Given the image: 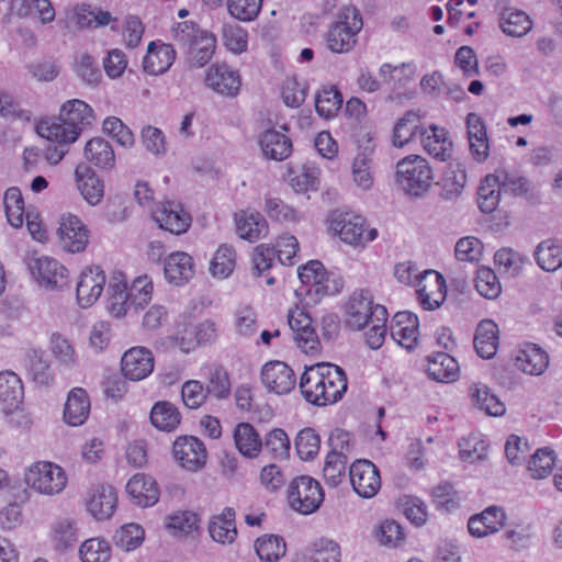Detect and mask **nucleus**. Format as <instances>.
<instances>
[{"label": "nucleus", "instance_id": "1", "mask_svg": "<svg viewBox=\"0 0 562 562\" xmlns=\"http://www.w3.org/2000/svg\"><path fill=\"white\" fill-rule=\"evenodd\" d=\"M299 387L306 402L316 406L337 403L348 387L346 373L331 363H317L305 368Z\"/></svg>", "mask_w": 562, "mask_h": 562}, {"label": "nucleus", "instance_id": "2", "mask_svg": "<svg viewBox=\"0 0 562 562\" xmlns=\"http://www.w3.org/2000/svg\"><path fill=\"white\" fill-rule=\"evenodd\" d=\"M93 111L85 101L74 99L65 102L57 119L40 122L37 133L59 145L74 143L80 133L93 122Z\"/></svg>", "mask_w": 562, "mask_h": 562}, {"label": "nucleus", "instance_id": "3", "mask_svg": "<svg viewBox=\"0 0 562 562\" xmlns=\"http://www.w3.org/2000/svg\"><path fill=\"white\" fill-rule=\"evenodd\" d=\"M362 26L363 21L359 10L355 7L344 8L339 12L337 21L326 32L327 48L335 54L350 52L357 43V35Z\"/></svg>", "mask_w": 562, "mask_h": 562}, {"label": "nucleus", "instance_id": "4", "mask_svg": "<svg viewBox=\"0 0 562 562\" xmlns=\"http://www.w3.org/2000/svg\"><path fill=\"white\" fill-rule=\"evenodd\" d=\"M432 169L418 155H409L396 164L395 181L409 195L419 196L431 186Z\"/></svg>", "mask_w": 562, "mask_h": 562}, {"label": "nucleus", "instance_id": "5", "mask_svg": "<svg viewBox=\"0 0 562 562\" xmlns=\"http://www.w3.org/2000/svg\"><path fill=\"white\" fill-rule=\"evenodd\" d=\"M288 501L293 510L310 515L321 507L324 501V491L318 481L308 475H301L291 481L288 488Z\"/></svg>", "mask_w": 562, "mask_h": 562}, {"label": "nucleus", "instance_id": "6", "mask_svg": "<svg viewBox=\"0 0 562 562\" xmlns=\"http://www.w3.org/2000/svg\"><path fill=\"white\" fill-rule=\"evenodd\" d=\"M301 282L307 288V294L318 297L338 293L342 285V279L325 270L318 260H311L299 270Z\"/></svg>", "mask_w": 562, "mask_h": 562}, {"label": "nucleus", "instance_id": "7", "mask_svg": "<svg viewBox=\"0 0 562 562\" xmlns=\"http://www.w3.org/2000/svg\"><path fill=\"white\" fill-rule=\"evenodd\" d=\"M26 484L44 495L59 494L67 484L64 470L52 462H38L25 473Z\"/></svg>", "mask_w": 562, "mask_h": 562}, {"label": "nucleus", "instance_id": "8", "mask_svg": "<svg viewBox=\"0 0 562 562\" xmlns=\"http://www.w3.org/2000/svg\"><path fill=\"white\" fill-rule=\"evenodd\" d=\"M333 450L327 454L323 476L326 484L336 487L342 481L348 462L346 452L349 451L350 434L340 429L335 430L330 436Z\"/></svg>", "mask_w": 562, "mask_h": 562}, {"label": "nucleus", "instance_id": "9", "mask_svg": "<svg viewBox=\"0 0 562 562\" xmlns=\"http://www.w3.org/2000/svg\"><path fill=\"white\" fill-rule=\"evenodd\" d=\"M364 226L366 220L359 215L334 214L330 221V229L351 246H364L378 237L376 228L366 233Z\"/></svg>", "mask_w": 562, "mask_h": 562}, {"label": "nucleus", "instance_id": "10", "mask_svg": "<svg viewBox=\"0 0 562 562\" xmlns=\"http://www.w3.org/2000/svg\"><path fill=\"white\" fill-rule=\"evenodd\" d=\"M59 246L67 252H82L89 243V231L85 223L74 214H64L57 229Z\"/></svg>", "mask_w": 562, "mask_h": 562}, {"label": "nucleus", "instance_id": "11", "mask_svg": "<svg viewBox=\"0 0 562 562\" xmlns=\"http://www.w3.org/2000/svg\"><path fill=\"white\" fill-rule=\"evenodd\" d=\"M27 268L33 279L41 285L60 289L67 283L68 270L54 258L32 257L27 260Z\"/></svg>", "mask_w": 562, "mask_h": 562}, {"label": "nucleus", "instance_id": "12", "mask_svg": "<svg viewBox=\"0 0 562 562\" xmlns=\"http://www.w3.org/2000/svg\"><path fill=\"white\" fill-rule=\"evenodd\" d=\"M260 375L265 387L277 395L289 394L297 383L294 370L288 363L279 360L263 364Z\"/></svg>", "mask_w": 562, "mask_h": 562}, {"label": "nucleus", "instance_id": "13", "mask_svg": "<svg viewBox=\"0 0 562 562\" xmlns=\"http://www.w3.org/2000/svg\"><path fill=\"white\" fill-rule=\"evenodd\" d=\"M353 491L362 498L373 497L381 488L378 468L369 460H357L349 470Z\"/></svg>", "mask_w": 562, "mask_h": 562}, {"label": "nucleus", "instance_id": "14", "mask_svg": "<svg viewBox=\"0 0 562 562\" xmlns=\"http://www.w3.org/2000/svg\"><path fill=\"white\" fill-rule=\"evenodd\" d=\"M288 323L299 348L306 353L318 350L319 341L317 334L312 325L311 316L304 310L299 306L290 310Z\"/></svg>", "mask_w": 562, "mask_h": 562}, {"label": "nucleus", "instance_id": "15", "mask_svg": "<svg viewBox=\"0 0 562 562\" xmlns=\"http://www.w3.org/2000/svg\"><path fill=\"white\" fill-rule=\"evenodd\" d=\"M173 456L182 468L196 471L206 463L207 452L204 443L193 436H182L173 442Z\"/></svg>", "mask_w": 562, "mask_h": 562}, {"label": "nucleus", "instance_id": "16", "mask_svg": "<svg viewBox=\"0 0 562 562\" xmlns=\"http://www.w3.org/2000/svg\"><path fill=\"white\" fill-rule=\"evenodd\" d=\"M417 294L419 303L425 310L438 308L447 295L443 277L435 270L424 271L418 281Z\"/></svg>", "mask_w": 562, "mask_h": 562}, {"label": "nucleus", "instance_id": "17", "mask_svg": "<svg viewBox=\"0 0 562 562\" xmlns=\"http://www.w3.org/2000/svg\"><path fill=\"white\" fill-rule=\"evenodd\" d=\"M153 218L160 228L175 235L186 233L191 225V215L186 212L181 204L167 201L161 203L154 212Z\"/></svg>", "mask_w": 562, "mask_h": 562}, {"label": "nucleus", "instance_id": "18", "mask_svg": "<svg viewBox=\"0 0 562 562\" xmlns=\"http://www.w3.org/2000/svg\"><path fill=\"white\" fill-rule=\"evenodd\" d=\"M105 282L104 271L99 267L85 269L80 273L76 289L78 304L82 308L92 306L101 296Z\"/></svg>", "mask_w": 562, "mask_h": 562}, {"label": "nucleus", "instance_id": "19", "mask_svg": "<svg viewBox=\"0 0 562 562\" xmlns=\"http://www.w3.org/2000/svg\"><path fill=\"white\" fill-rule=\"evenodd\" d=\"M124 376L131 381H140L154 370L153 352L145 347H133L124 352L121 359Z\"/></svg>", "mask_w": 562, "mask_h": 562}, {"label": "nucleus", "instance_id": "20", "mask_svg": "<svg viewBox=\"0 0 562 562\" xmlns=\"http://www.w3.org/2000/svg\"><path fill=\"white\" fill-rule=\"evenodd\" d=\"M367 291L352 293L346 308V324L351 329L361 330L373 321L375 306Z\"/></svg>", "mask_w": 562, "mask_h": 562}, {"label": "nucleus", "instance_id": "21", "mask_svg": "<svg viewBox=\"0 0 562 562\" xmlns=\"http://www.w3.org/2000/svg\"><path fill=\"white\" fill-rule=\"evenodd\" d=\"M205 85L218 94L235 97L239 92L241 79L238 71L227 65H212L206 70Z\"/></svg>", "mask_w": 562, "mask_h": 562}, {"label": "nucleus", "instance_id": "22", "mask_svg": "<svg viewBox=\"0 0 562 562\" xmlns=\"http://www.w3.org/2000/svg\"><path fill=\"white\" fill-rule=\"evenodd\" d=\"M418 324L417 315L412 312H397L391 322V337L400 346L411 350L417 344Z\"/></svg>", "mask_w": 562, "mask_h": 562}, {"label": "nucleus", "instance_id": "23", "mask_svg": "<svg viewBox=\"0 0 562 562\" xmlns=\"http://www.w3.org/2000/svg\"><path fill=\"white\" fill-rule=\"evenodd\" d=\"M515 366L530 375H541L549 366L548 353L535 344H526L517 351Z\"/></svg>", "mask_w": 562, "mask_h": 562}, {"label": "nucleus", "instance_id": "24", "mask_svg": "<svg viewBox=\"0 0 562 562\" xmlns=\"http://www.w3.org/2000/svg\"><path fill=\"white\" fill-rule=\"evenodd\" d=\"M24 397L22 381L18 374L11 371L0 373V408L7 413H13L19 408Z\"/></svg>", "mask_w": 562, "mask_h": 562}, {"label": "nucleus", "instance_id": "25", "mask_svg": "<svg viewBox=\"0 0 562 562\" xmlns=\"http://www.w3.org/2000/svg\"><path fill=\"white\" fill-rule=\"evenodd\" d=\"M75 179L81 195L90 205H98L102 201L103 182L89 166L78 165L75 169Z\"/></svg>", "mask_w": 562, "mask_h": 562}, {"label": "nucleus", "instance_id": "26", "mask_svg": "<svg viewBox=\"0 0 562 562\" xmlns=\"http://www.w3.org/2000/svg\"><path fill=\"white\" fill-rule=\"evenodd\" d=\"M443 127L436 125L420 130V143L424 149L434 158L445 161L450 157L452 143Z\"/></svg>", "mask_w": 562, "mask_h": 562}, {"label": "nucleus", "instance_id": "27", "mask_svg": "<svg viewBox=\"0 0 562 562\" xmlns=\"http://www.w3.org/2000/svg\"><path fill=\"white\" fill-rule=\"evenodd\" d=\"M117 503V495L113 486L99 485L92 491L88 499L87 507L89 513L98 520L109 519Z\"/></svg>", "mask_w": 562, "mask_h": 562}, {"label": "nucleus", "instance_id": "28", "mask_svg": "<svg viewBox=\"0 0 562 562\" xmlns=\"http://www.w3.org/2000/svg\"><path fill=\"white\" fill-rule=\"evenodd\" d=\"M175 59L176 52L172 45L150 42L144 57L143 67L149 75H161L172 66Z\"/></svg>", "mask_w": 562, "mask_h": 562}, {"label": "nucleus", "instance_id": "29", "mask_svg": "<svg viewBox=\"0 0 562 562\" xmlns=\"http://www.w3.org/2000/svg\"><path fill=\"white\" fill-rule=\"evenodd\" d=\"M168 282L182 285L194 276L192 257L183 251H176L168 256L164 267Z\"/></svg>", "mask_w": 562, "mask_h": 562}, {"label": "nucleus", "instance_id": "30", "mask_svg": "<svg viewBox=\"0 0 562 562\" xmlns=\"http://www.w3.org/2000/svg\"><path fill=\"white\" fill-rule=\"evenodd\" d=\"M126 492L142 507L153 506L159 499V490L156 482L143 473L135 474L130 479L126 484Z\"/></svg>", "mask_w": 562, "mask_h": 562}, {"label": "nucleus", "instance_id": "31", "mask_svg": "<svg viewBox=\"0 0 562 562\" xmlns=\"http://www.w3.org/2000/svg\"><path fill=\"white\" fill-rule=\"evenodd\" d=\"M233 437L236 449L247 459L257 458L263 448L260 435L249 423L237 424Z\"/></svg>", "mask_w": 562, "mask_h": 562}, {"label": "nucleus", "instance_id": "32", "mask_svg": "<svg viewBox=\"0 0 562 562\" xmlns=\"http://www.w3.org/2000/svg\"><path fill=\"white\" fill-rule=\"evenodd\" d=\"M498 176L502 178L501 184L505 194H510L515 198H524L533 204L540 201L539 191L528 178L507 171H499Z\"/></svg>", "mask_w": 562, "mask_h": 562}, {"label": "nucleus", "instance_id": "33", "mask_svg": "<svg viewBox=\"0 0 562 562\" xmlns=\"http://www.w3.org/2000/svg\"><path fill=\"white\" fill-rule=\"evenodd\" d=\"M236 229L240 238L254 243L268 234L265 217L258 212L241 211L235 214Z\"/></svg>", "mask_w": 562, "mask_h": 562}, {"label": "nucleus", "instance_id": "34", "mask_svg": "<svg viewBox=\"0 0 562 562\" xmlns=\"http://www.w3.org/2000/svg\"><path fill=\"white\" fill-rule=\"evenodd\" d=\"M89 413L90 400L87 392L81 387L72 389L65 404V422L71 426H80L86 422Z\"/></svg>", "mask_w": 562, "mask_h": 562}, {"label": "nucleus", "instance_id": "35", "mask_svg": "<svg viewBox=\"0 0 562 562\" xmlns=\"http://www.w3.org/2000/svg\"><path fill=\"white\" fill-rule=\"evenodd\" d=\"M259 145L265 157L277 161L286 159L292 153L291 139L276 130L263 132L260 135Z\"/></svg>", "mask_w": 562, "mask_h": 562}, {"label": "nucleus", "instance_id": "36", "mask_svg": "<svg viewBox=\"0 0 562 562\" xmlns=\"http://www.w3.org/2000/svg\"><path fill=\"white\" fill-rule=\"evenodd\" d=\"M209 532L212 539L221 544L233 543L237 537L235 510L225 507L220 515L214 516L209 524Z\"/></svg>", "mask_w": 562, "mask_h": 562}, {"label": "nucleus", "instance_id": "37", "mask_svg": "<svg viewBox=\"0 0 562 562\" xmlns=\"http://www.w3.org/2000/svg\"><path fill=\"white\" fill-rule=\"evenodd\" d=\"M428 375L438 382H453L459 376V364L447 352H436L427 358Z\"/></svg>", "mask_w": 562, "mask_h": 562}, {"label": "nucleus", "instance_id": "38", "mask_svg": "<svg viewBox=\"0 0 562 562\" xmlns=\"http://www.w3.org/2000/svg\"><path fill=\"white\" fill-rule=\"evenodd\" d=\"M108 294V308L113 316L122 317L132 308L127 282L122 273H116L112 277Z\"/></svg>", "mask_w": 562, "mask_h": 562}, {"label": "nucleus", "instance_id": "39", "mask_svg": "<svg viewBox=\"0 0 562 562\" xmlns=\"http://www.w3.org/2000/svg\"><path fill=\"white\" fill-rule=\"evenodd\" d=\"M499 26L507 35L521 37L531 30L532 22L526 12L504 4L501 8Z\"/></svg>", "mask_w": 562, "mask_h": 562}, {"label": "nucleus", "instance_id": "40", "mask_svg": "<svg viewBox=\"0 0 562 562\" xmlns=\"http://www.w3.org/2000/svg\"><path fill=\"white\" fill-rule=\"evenodd\" d=\"M474 347L477 355L484 359L495 356L498 347V328L493 321L484 319L477 325Z\"/></svg>", "mask_w": 562, "mask_h": 562}, {"label": "nucleus", "instance_id": "41", "mask_svg": "<svg viewBox=\"0 0 562 562\" xmlns=\"http://www.w3.org/2000/svg\"><path fill=\"white\" fill-rule=\"evenodd\" d=\"M85 157L100 169L111 170L115 166L114 150L111 144L101 137H94L86 144Z\"/></svg>", "mask_w": 562, "mask_h": 562}, {"label": "nucleus", "instance_id": "42", "mask_svg": "<svg viewBox=\"0 0 562 562\" xmlns=\"http://www.w3.org/2000/svg\"><path fill=\"white\" fill-rule=\"evenodd\" d=\"M372 153L373 148L367 147L356 155L351 164L352 181L358 188L364 191L370 190L374 182Z\"/></svg>", "mask_w": 562, "mask_h": 562}, {"label": "nucleus", "instance_id": "43", "mask_svg": "<svg viewBox=\"0 0 562 562\" xmlns=\"http://www.w3.org/2000/svg\"><path fill=\"white\" fill-rule=\"evenodd\" d=\"M470 396L474 405L491 416H502L505 414V404L497 397L492 390L484 384H473L469 389Z\"/></svg>", "mask_w": 562, "mask_h": 562}, {"label": "nucleus", "instance_id": "44", "mask_svg": "<svg viewBox=\"0 0 562 562\" xmlns=\"http://www.w3.org/2000/svg\"><path fill=\"white\" fill-rule=\"evenodd\" d=\"M502 178L496 175H487L479 187V207L483 213L490 214L496 210L503 188Z\"/></svg>", "mask_w": 562, "mask_h": 562}, {"label": "nucleus", "instance_id": "45", "mask_svg": "<svg viewBox=\"0 0 562 562\" xmlns=\"http://www.w3.org/2000/svg\"><path fill=\"white\" fill-rule=\"evenodd\" d=\"M420 115L416 111H407L401 117L393 128V144L396 147H403L408 144L416 135L420 136Z\"/></svg>", "mask_w": 562, "mask_h": 562}, {"label": "nucleus", "instance_id": "46", "mask_svg": "<svg viewBox=\"0 0 562 562\" xmlns=\"http://www.w3.org/2000/svg\"><path fill=\"white\" fill-rule=\"evenodd\" d=\"M181 420V414L177 406L170 402H157L150 412V422L159 430L172 431Z\"/></svg>", "mask_w": 562, "mask_h": 562}, {"label": "nucleus", "instance_id": "47", "mask_svg": "<svg viewBox=\"0 0 562 562\" xmlns=\"http://www.w3.org/2000/svg\"><path fill=\"white\" fill-rule=\"evenodd\" d=\"M255 550L261 561L277 562L284 557L286 544L280 536L265 535L256 540Z\"/></svg>", "mask_w": 562, "mask_h": 562}, {"label": "nucleus", "instance_id": "48", "mask_svg": "<svg viewBox=\"0 0 562 562\" xmlns=\"http://www.w3.org/2000/svg\"><path fill=\"white\" fill-rule=\"evenodd\" d=\"M535 258L542 270L557 271L562 267V246L553 240H544L537 246Z\"/></svg>", "mask_w": 562, "mask_h": 562}, {"label": "nucleus", "instance_id": "49", "mask_svg": "<svg viewBox=\"0 0 562 562\" xmlns=\"http://www.w3.org/2000/svg\"><path fill=\"white\" fill-rule=\"evenodd\" d=\"M342 105V95L334 87L324 88L315 97V109L319 116L333 119Z\"/></svg>", "mask_w": 562, "mask_h": 562}, {"label": "nucleus", "instance_id": "50", "mask_svg": "<svg viewBox=\"0 0 562 562\" xmlns=\"http://www.w3.org/2000/svg\"><path fill=\"white\" fill-rule=\"evenodd\" d=\"M186 333L190 336H194V340L190 339L187 341L186 337L179 339L178 345L184 352L193 350L198 345L215 340L217 335L216 326L211 321H204L195 327L187 329Z\"/></svg>", "mask_w": 562, "mask_h": 562}, {"label": "nucleus", "instance_id": "51", "mask_svg": "<svg viewBox=\"0 0 562 562\" xmlns=\"http://www.w3.org/2000/svg\"><path fill=\"white\" fill-rule=\"evenodd\" d=\"M3 204L9 224L14 228L22 227L24 223V200L21 191L15 187L9 188L4 193Z\"/></svg>", "mask_w": 562, "mask_h": 562}, {"label": "nucleus", "instance_id": "52", "mask_svg": "<svg viewBox=\"0 0 562 562\" xmlns=\"http://www.w3.org/2000/svg\"><path fill=\"white\" fill-rule=\"evenodd\" d=\"M216 47V38L213 34L202 31L192 45L188 47L193 61L202 67L212 58Z\"/></svg>", "mask_w": 562, "mask_h": 562}, {"label": "nucleus", "instance_id": "53", "mask_svg": "<svg viewBox=\"0 0 562 562\" xmlns=\"http://www.w3.org/2000/svg\"><path fill=\"white\" fill-rule=\"evenodd\" d=\"M153 289V281L148 276H139L131 285L127 284L132 308L138 311L147 305L151 300Z\"/></svg>", "mask_w": 562, "mask_h": 562}, {"label": "nucleus", "instance_id": "54", "mask_svg": "<svg viewBox=\"0 0 562 562\" xmlns=\"http://www.w3.org/2000/svg\"><path fill=\"white\" fill-rule=\"evenodd\" d=\"M72 66L76 75L83 82L88 85H97L100 81V69L90 54L86 52L76 54Z\"/></svg>", "mask_w": 562, "mask_h": 562}, {"label": "nucleus", "instance_id": "55", "mask_svg": "<svg viewBox=\"0 0 562 562\" xmlns=\"http://www.w3.org/2000/svg\"><path fill=\"white\" fill-rule=\"evenodd\" d=\"M294 446L302 460H313L319 451L321 438L314 429L304 428L296 435Z\"/></svg>", "mask_w": 562, "mask_h": 562}, {"label": "nucleus", "instance_id": "56", "mask_svg": "<svg viewBox=\"0 0 562 562\" xmlns=\"http://www.w3.org/2000/svg\"><path fill=\"white\" fill-rule=\"evenodd\" d=\"M52 539L57 550L72 548L78 541V532L75 521L65 518L53 527Z\"/></svg>", "mask_w": 562, "mask_h": 562}, {"label": "nucleus", "instance_id": "57", "mask_svg": "<svg viewBox=\"0 0 562 562\" xmlns=\"http://www.w3.org/2000/svg\"><path fill=\"white\" fill-rule=\"evenodd\" d=\"M387 310L385 306L378 304L373 313V321L370 323L372 326L367 333V344L371 349H379L385 339Z\"/></svg>", "mask_w": 562, "mask_h": 562}, {"label": "nucleus", "instance_id": "58", "mask_svg": "<svg viewBox=\"0 0 562 562\" xmlns=\"http://www.w3.org/2000/svg\"><path fill=\"white\" fill-rule=\"evenodd\" d=\"M206 392L216 398H226L231 393V381L227 371L221 366H213L206 379Z\"/></svg>", "mask_w": 562, "mask_h": 562}, {"label": "nucleus", "instance_id": "59", "mask_svg": "<svg viewBox=\"0 0 562 562\" xmlns=\"http://www.w3.org/2000/svg\"><path fill=\"white\" fill-rule=\"evenodd\" d=\"M222 38L225 47L236 55L247 50L248 33L238 24H224Z\"/></svg>", "mask_w": 562, "mask_h": 562}, {"label": "nucleus", "instance_id": "60", "mask_svg": "<svg viewBox=\"0 0 562 562\" xmlns=\"http://www.w3.org/2000/svg\"><path fill=\"white\" fill-rule=\"evenodd\" d=\"M50 351L61 366L70 368L77 362V353L72 344L58 333L50 336Z\"/></svg>", "mask_w": 562, "mask_h": 562}, {"label": "nucleus", "instance_id": "61", "mask_svg": "<svg viewBox=\"0 0 562 562\" xmlns=\"http://www.w3.org/2000/svg\"><path fill=\"white\" fill-rule=\"evenodd\" d=\"M319 169L313 164H304L293 172L290 178V184L296 192H305L317 189Z\"/></svg>", "mask_w": 562, "mask_h": 562}, {"label": "nucleus", "instance_id": "62", "mask_svg": "<svg viewBox=\"0 0 562 562\" xmlns=\"http://www.w3.org/2000/svg\"><path fill=\"white\" fill-rule=\"evenodd\" d=\"M554 462L555 457L553 450L540 448L531 456L528 470L533 479H543L551 473Z\"/></svg>", "mask_w": 562, "mask_h": 562}, {"label": "nucleus", "instance_id": "63", "mask_svg": "<svg viewBox=\"0 0 562 562\" xmlns=\"http://www.w3.org/2000/svg\"><path fill=\"white\" fill-rule=\"evenodd\" d=\"M79 553L82 562H106L111 557V548L105 540L91 538L81 544Z\"/></svg>", "mask_w": 562, "mask_h": 562}, {"label": "nucleus", "instance_id": "64", "mask_svg": "<svg viewBox=\"0 0 562 562\" xmlns=\"http://www.w3.org/2000/svg\"><path fill=\"white\" fill-rule=\"evenodd\" d=\"M26 367L33 381L38 384L45 385L52 379L48 361L41 350H31L27 353Z\"/></svg>", "mask_w": 562, "mask_h": 562}]
</instances>
